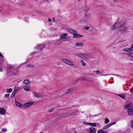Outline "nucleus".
I'll return each mask as SVG.
<instances>
[{"label":"nucleus","mask_w":133,"mask_h":133,"mask_svg":"<svg viewBox=\"0 0 133 133\" xmlns=\"http://www.w3.org/2000/svg\"><path fill=\"white\" fill-rule=\"evenodd\" d=\"M120 26V23L118 22L113 25L111 28V29L112 30H114L116 29Z\"/></svg>","instance_id":"nucleus-1"},{"label":"nucleus","mask_w":133,"mask_h":133,"mask_svg":"<svg viewBox=\"0 0 133 133\" xmlns=\"http://www.w3.org/2000/svg\"><path fill=\"white\" fill-rule=\"evenodd\" d=\"M0 56L2 58L0 57V71H2V64L3 63V55L1 54L0 52Z\"/></svg>","instance_id":"nucleus-2"},{"label":"nucleus","mask_w":133,"mask_h":133,"mask_svg":"<svg viewBox=\"0 0 133 133\" xmlns=\"http://www.w3.org/2000/svg\"><path fill=\"white\" fill-rule=\"evenodd\" d=\"M45 45L43 44H39L37 45L36 47L35 48L39 50L40 51L42 50V49L45 48Z\"/></svg>","instance_id":"nucleus-3"},{"label":"nucleus","mask_w":133,"mask_h":133,"mask_svg":"<svg viewBox=\"0 0 133 133\" xmlns=\"http://www.w3.org/2000/svg\"><path fill=\"white\" fill-rule=\"evenodd\" d=\"M83 124L90 125L92 127H96V126L97 123H92L90 122L87 123L85 122L84 121L83 122Z\"/></svg>","instance_id":"nucleus-4"},{"label":"nucleus","mask_w":133,"mask_h":133,"mask_svg":"<svg viewBox=\"0 0 133 133\" xmlns=\"http://www.w3.org/2000/svg\"><path fill=\"white\" fill-rule=\"evenodd\" d=\"M73 36L74 38H79L82 37L83 36L82 35L78 34L77 33L76 31V32H74L73 33Z\"/></svg>","instance_id":"nucleus-5"},{"label":"nucleus","mask_w":133,"mask_h":133,"mask_svg":"<svg viewBox=\"0 0 133 133\" xmlns=\"http://www.w3.org/2000/svg\"><path fill=\"white\" fill-rule=\"evenodd\" d=\"M68 35L67 34H63L60 36V39L63 41H64V39Z\"/></svg>","instance_id":"nucleus-6"},{"label":"nucleus","mask_w":133,"mask_h":133,"mask_svg":"<svg viewBox=\"0 0 133 133\" xmlns=\"http://www.w3.org/2000/svg\"><path fill=\"white\" fill-rule=\"evenodd\" d=\"M89 133H95L96 132V129L93 127H90L89 129Z\"/></svg>","instance_id":"nucleus-7"},{"label":"nucleus","mask_w":133,"mask_h":133,"mask_svg":"<svg viewBox=\"0 0 133 133\" xmlns=\"http://www.w3.org/2000/svg\"><path fill=\"white\" fill-rule=\"evenodd\" d=\"M127 112L128 114L131 116L133 115V110L132 108H128Z\"/></svg>","instance_id":"nucleus-8"},{"label":"nucleus","mask_w":133,"mask_h":133,"mask_svg":"<svg viewBox=\"0 0 133 133\" xmlns=\"http://www.w3.org/2000/svg\"><path fill=\"white\" fill-rule=\"evenodd\" d=\"M85 16L84 17V20H83L84 22L88 20L89 19L90 16V15L89 13L85 14Z\"/></svg>","instance_id":"nucleus-9"},{"label":"nucleus","mask_w":133,"mask_h":133,"mask_svg":"<svg viewBox=\"0 0 133 133\" xmlns=\"http://www.w3.org/2000/svg\"><path fill=\"white\" fill-rule=\"evenodd\" d=\"M116 123V122H112L111 123H110L109 124L105 126L103 128V129H105L108 128L109 127H110L111 126L115 124Z\"/></svg>","instance_id":"nucleus-10"},{"label":"nucleus","mask_w":133,"mask_h":133,"mask_svg":"<svg viewBox=\"0 0 133 133\" xmlns=\"http://www.w3.org/2000/svg\"><path fill=\"white\" fill-rule=\"evenodd\" d=\"M62 40L60 39L58 40H57L55 41V44L57 45L59 44L62 43Z\"/></svg>","instance_id":"nucleus-11"},{"label":"nucleus","mask_w":133,"mask_h":133,"mask_svg":"<svg viewBox=\"0 0 133 133\" xmlns=\"http://www.w3.org/2000/svg\"><path fill=\"white\" fill-rule=\"evenodd\" d=\"M34 95L37 98L41 97L42 96V95L39 93H37L35 92L34 93Z\"/></svg>","instance_id":"nucleus-12"},{"label":"nucleus","mask_w":133,"mask_h":133,"mask_svg":"<svg viewBox=\"0 0 133 133\" xmlns=\"http://www.w3.org/2000/svg\"><path fill=\"white\" fill-rule=\"evenodd\" d=\"M125 94H125V93H122L121 94H117V95L123 99H125Z\"/></svg>","instance_id":"nucleus-13"},{"label":"nucleus","mask_w":133,"mask_h":133,"mask_svg":"<svg viewBox=\"0 0 133 133\" xmlns=\"http://www.w3.org/2000/svg\"><path fill=\"white\" fill-rule=\"evenodd\" d=\"M5 113V110L3 108H0V114L4 115Z\"/></svg>","instance_id":"nucleus-14"},{"label":"nucleus","mask_w":133,"mask_h":133,"mask_svg":"<svg viewBox=\"0 0 133 133\" xmlns=\"http://www.w3.org/2000/svg\"><path fill=\"white\" fill-rule=\"evenodd\" d=\"M83 45V44L82 43H76L75 44V46H82Z\"/></svg>","instance_id":"nucleus-15"},{"label":"nucleus","mask_w":133,"mask_h":133,"mask_svg":"<svg viewBox=\"0 0 133 133\" xmlns=\"http://www.w3.org/2000/svg\"><path fill=\"white\" fill-rule=\"evenodd\" d=\"M128 29L127 27V26H124L122 29L121 31L122 32L124 33Z\"/></svg>","instance_id":"nucleus-16"},{"label":"nucleus","mask_w":133,"mask_h":133,"mask_svg":"<svg viewBox=\"0 0 133 133\" xmlns=\"http://www.w3.org/2000/svg\"><path fill=\"white\" fill-rule=\"evenodd\" d=\"M15 66L14 65L10 64L8 65V68L9 69H12L15 67Z\"/></svg>","instance_id":"nucleus-17"},{"label":"nucleus","mask_w":133,"mask_h":133,"mask_svg":"<svg viewBox=\"0 0 133 133\" xmlns=\"http://www.w3.org/2000/svg\"><path fill=\"white\" fill-rule=\"evenodd\" d=\"M15 104L16 105L19 107L21 108L22 107V105L21 104L17 102H15Z\"/></svg>","instance_id":"nucleus-18"},{"label":"nucleus","mask_w":133,"mask_h":133,"mask_svg":"<svg viewBox=\"0 0 133 133\" xmlns=\"http://www.w3.org/2000/svg\"><path fill=\"white\" fill-rule=\"evenodd\" d=\"M68 32H69L73 34L74 32H76V31H75L74 30L68 29Z\"/></svg>","instance_id":"nucleus-19"},{"label":"nucleus","mask_w":133,"mask_h":133,"mask_svg":"<svg viewBox=\"0 0 133 133\" xmlns=\"http://www.w3.org/2000/svg\"><path fill=\"white\" fill-rule=\"evenodd\" d=\"M66 64L70 65H74L72 62H71L70 61L68 60V61H67Z\"/></svg>","instance_id":"nucleus-20"},{"label":"nucleus","mask_w":133,"mask_h":133,"mask_svg":"<svg viewBox=\"0 0 133 133\" xmlns=\"http://www.w3.org/2000/svg\"><path fill=\"white\" fill-rule=\"evenodd\" d=\"M73 90V89L72 88H70L67 91L66 93V94H68L69 93H70Z\"/></svg>","instance_id":"nucleus-21"},{"label":"nucleus","mask_w":133,"mask_h":133,"mask_svg":"<svg viewBox=\"0 0 133 133\" xmlns=\"http://www.w3.org/2000/svg\"><path fill=\"white\" fill-rule=\"evenodd\" d=\"M78 111L77 110L73 112L70 113V114L72 116H74L75 114Z\"/></svg>","instance_id":"nucleus-22"},{"label":"nucleus","mask_w":133,"mask_h":133,"mask_svg":"<svg viewBox=\"0 0 133 133\" xmlns=\"http://www.w3.org/2000/svg\"><path fill=\"white\" fill-rule=\"evenodd\" d=\"M29 82V81L27 79H25L23 83L25 84H28Z\"/></svg>","instance_id":"nucleus-23"},{"label":"nucleus","mask_w":133,"mask_h":133,"mask_svg":"<svg viewBox=\"0 0 133 133\" xmlns=\"http://www.w3.org/2000/svg\"><path fill=\"white\" fill-rule=\"evenodd\" d=\"M98 133H105V132L102 130V129H99L97 131Z\"/></svg>","instance_id":"nucleus-24"},{"label":"nucleus","mask_w":133,"mask_h":133,"mask_svg":"<svg viewBox=\"0 0 133 133\" xmlns=\"http://www.w3.org/2000/svg\"><path fill=\"white\" fill-rule=\"evenodd\" d=\"M24 89L26 91H30L29 89L28 88V87H27V86H24Z\"/></svg>","instance_id":"nucleus-25"},{"label":"nucleus","mask_w":133,"mask_h":133,"mask_svg":"<svg viewBox=\"0 0 133 133\" xmlns=\"http://www.w3.org/2000/svg\"><path fill=\"white\" fill-rule=\"evenodd\" d=\"M109 122V120L107 118H106L105 119V123L106 124L108 123Z\"/></svg>","instance_id":"nucleus-26"},{"label":"nucleus","mask_w":133,"mask_h":133,"mask_svg":"<svg viewBox=\"0 0 133 133\" xmlns=\"http://www.w3.org/2000/svg\"><path fill=\"white\" fill-rule=\"evenodd\" d=\"M77 56L79 57H83V54H80V53H78L76 54Z\"/></svg>","instance_id":"nucleus-27"},{"label":"nucleus","mask_w":133,"mask_h":133,"mask_svg":"<svg viewBox=\"0 0 133 133\" xmlns=\"http://www.w3.org/2000/svg\"><path fill=\"white\" fill-rule=\"evenodd\" d=\"M128 105H129V108H132V103L130 102H129L128 103Z\"/></svg>","instance_id":"nucleus-28"},{"label":"nucleus","mask_w":133,"mask_h":133,"mask_svg":"<svg viewBox=\"0 0 133 133\" xmlns=\"http://www.w3.org/2000/svg\"><path fill=\"white\" fill-rule=\"evenodd\" d=\"M83 57L86 58H88V55L85 54H83Z\"/></svg>","instance_id":"nucleus-29"},{"label":"nucleus","mask_w":133,"mask_h":133,"mask_svg":"<svg viewBox=\"0 0 133 133\" xmlns=\"http://www.w3.org/2000/svg\"><path fill=\"white\" fill-rule=\"evenodd\" d=\"M17 90V89L16 90H14L13 91V92L12 93V94L11 96H12V95H13V97H14L15 96L16 91V90Z\"/></svg>","instance_id":"nucleus-30"},{"label":"nucleus","mask_w":133,"mask_h":133,"mask_svg":"<svg viewBox=\"0 0 133 133\" xmlns=\"http://www.w3.org/2000/svg\"><path fill=\"white\" fill-rule=\"evenodd\" d=\"M26 66L27 67H30L31 68H33L34 67V66L32 65H26Z\"/></svg>","instance_id":"nucleus-31"},{"label":"nucleus","mask_w":133,"mask_h":133,"mask_svg":"<svg viewBox=\"0 0 133 133\" xmlns=\"http://www.w3.org/2000/svg\"><path fill=\"white\" fill-rule=\"evenodd\" d=\"M62 60L63 62L65 63H66L67 61H68V60L64 58L62 59Z\"/></svg>","instance_id":"nucleus-32"},{"label":"nucleus","mask_w":133,"mask_h":133,"mask_svg":"<svg viewBox=\"0 0 133 133\" xmlns=\"http://www.w3.org/2000/svg\"><path fill=\"white\" fill-rule=\"evenodd\" d=\"M12 91V89L11 88H10L7 90V92L8 93H10Z\"/></svg>","instance_id":"nucleus-33"},{"label":"nucleus","mask_w":133,"mask_h":133,"mask_svg":"<svg viewBox=\"0 0 133 133\" xmlns=\"http://www.w3.org/2000/svg\"><path fill=\"white\" fill-rule=\"evenodd\" d=\"M34 103V102H31L28 103V105L29 106H31Z\"/></svg>","instance_id":"nucleus-34"},{"label":"nucleus","mask_w":133,"mask_h":133,"mask_svg":"<svg viewBox=\"0 0 133 133\" xmlns=\"http://www.w3.org/2000/svg\"><path fill=\"white\" fill-rule=\"evenodd\" d=\"M70 37L69 36H66V37L64 39L65 41H68L69 39L70 38Z\"/></svg>","instance_id":"nucleus-35"},{"label":"nucleus","mask_w":133,"mask_h":133,"mask_svg":"<svg viewBox=\"0 0 133 133\" xmlns=\"http://www.w3.org/2000/svg\"><path fill=\"white\" fill-rule=\"evenodd\" d=\"M78 80H79L81 81H84L85 80V79L83 77H81L79 78L78 79Z\"/></svg>","instance_id":"nucleus-36"},{"label":"nucleus","mask_w":133,"mask_h":133,"mask_svg":"<svg viewBox=\"0 0 133 133\" xmlns=\"http://www.w3.org/2000/svg\"><path fill=\"white\" fill-rule=\"evenodd\" d=\"M10 95V94H5V95L4 96L5 98H8Z\"/></svg>","instance_id":"nucleus-37"},{"label":"nucleus","mask_w":133,"mask_h":133,"mask_svg":"<svg viewBox=\"0 0 133 133\" xmlns=\"http://www.w3.org/2000/svg\"><path fill=\"white\" fill-rule=\"evenodd\" d=\"M81 63L83 66H85V63L83 61H81Z\"/></svg>","instance_id":"nucleus-38"},{"label":"nucleus","mask_w":133,"mask_h":133,"mask_svg":"<svg viewBox=\"0 0 133 133\" xmlns=\"http://www.w3.org/2000/svg\"><path fill=\"white\" fill-rule=\"evenodd\" d=\"M2 131L3 132H4L7 131V130L6 128H3L2 129Z\"/></svg>","instance_id":"nucleus-39"},{"label":"nucleus","mask_w":133,"mask_h":133,"mask_svg":"<svg viewBox=\"0 0 133 133\" xmlns=\"http://www.w3.org/2000/svg\"><path fill=\"white\" fill-rule=\"evenodd\" d=\"M129 49L128 48H126L123 49V50L125 52H129V51L128 50Z\"/></svg>","instance_id":"nucleus-40"},{"label":"nucleus","mask_w":133,"mask_h":133,"mask_svg":"<svg viewBox=\"0 0 133 133\" xmlns=\"http://www.w3.org/2000/svg\"><path fill=\"white\" fill-rule=\"evenodd\" d=\"M23 106L25 107H29L27 103H26L23 104Z\"/></svg>","instance_id":"nucleus-41"},{"label":"nucleus","mask_w":133,"mask_h":133,"mask_svg":"<svg viewBox=\"0 0 133 133\" xmlns=\"http://www.w3.org/2000/svg\"><path fill=\"white\" fill-rule=\"evenodd\" d=\"M55 109L53 108H52L51 109V110H49L48 112H52V111L54 110Z\"/></svg>","instance_id":"nucleus-42"},{"label":"nucleus","mask_w":133,"mask_h":133,"mask_svg":"<svg viewBox=\"0 0 133 133\" xmlns=\"http://www.w3.org/2000/svg\"><path fill=\"white\" fill-rule=\"evenodd\" d=\"M129 105H128V104L127 105H125V108H129Z\"/></svg>","instance_id":"nucleus-43"},{"label":"nucleus","mask_w":133,"mask_h":133,"mask_svg":"<svg viewBox=\"0 0 133 133\" xmlns=\"http://www.w3.org/2000/svg\"><path fill=\"white\" fill-rule=\"evenodd\" d=\"M125 94H126L125 95V96H131L132 95H133V94H130L128 93H125Z\"/></svg>","instance_id":"nucleus-44"},{"label":"nucleus","mask_w":133,"mask_h":133,"mask_svg":"<svg viewBox=\"0 0 133 133\" xmlns=\"http://www.w3.org/2000/svg\"><path fill=\"white\" fill-rule=\"evenodd\" d=\"M89 26H87L84 28V29L86 30H88L89 29Z\"/></svg>","instance_id":"nucleus-45"},{"label":"nucleus","mask_w":133,"mask_h":133,"mask_svg":"<svg viewBox=\"0 0 133 133\" xmlns=\"http://www.w3.org/2000/svg\"><path fill=\"white\" fill-rule=\"evenodd\" d=\"M100 124L99 123H97L96 126H97L98 127H100Z\"/></svg>","instance_id":"nucleus-46"},{"label":"nucleus","mask_w":133,"mask_h":133,"mask_svg":"<svg viewBox=\"0 0 133 133\" xmlns=\"http://www.w3.org/2000/svg\"><path fill=\"white\" fill-rule=\"evenodd\" d=\"M111 75H116L117 76H119V77H121V75H118V74L115 75V74H112Z\"/></svg>","instance_id":"nucleus-47"},{"label":"nucleus","mask_w":133,"mask_h":133,"mask_svg":"<svg viewBox=\"0 0 133 133\" xmlns=\"http://www.w3.org/2000/svg\"><path fill=\"white\" fill-rule=\"evenodd\" d=\"M130 48L131 49V51H133V44L131 45V46Z\"/></svg>","instance_id":"nucleus-48"},{"label":"nucleus","mask_w":133,"mask_h":133,"mask_svg":"<svg viewBox=\"0 0 133 133\" xmlns=\"http://www.w3.org/2000/svg\"><path fill=\"white\" fill-rule=\"evenodd\" d=\"M96 73L97 74H99L100 73V71L99 70H97L96 71Z\"/></svg>","instance_id":"nucleus-49"},{"label":"nucleus","mask_w":133,"mask_h":133,"mask_svg":"<svg viewBox=\"0 0 133 133\" xmlns=\"http://www.w3.org/2000/svg\"><path fill=\"white\" fill-rule=\"evenodd\" d=\"M17 74V73L15 72H14L12 73V75H13V76H15Z\"/></svg>","instance_id":"nucleus-50"},{"label":"nucleus","mask_w":133,"mask_h":133,"mask_svg":"<svg viewBox=\"0 0 133 133\" xmlns=\"http://www.w3.org/2000/svg\"><path fill=\"white\" fill-rule=\"evenodd\" d=\"M88 9H87V8L85 10V14H86V13H87V12H88Z\"/></svg>","instance_id":"nucleus-51"},{"label":"nucleus","mask_w":133,"mask_h":133,"mask_svg":"<svg viewBox=\"0 0 133 133\" xmlns=\"http://www.w3.org/2000/svg\"><path fill=\"white\" fill-rule=\"evenodd\" d=\"M36 53H37L36 52H32L31 53V55H32L33 54H36Z\"/></svg>","instance_id":"nucleus-52"},{"label":"nucleus","mask_w":133,"mask_h":133,"mask_svg":"<svg viewBox=\"0 0 133 133\" xmlns=\"http://www.w3.org/2000/svg\"><path fill=\"white\" fill-rule=\"evenodd\" d=\"M70 114V113H67L66 114V115H69V116H71V115Z\"/></svg>","instance_id":"nucleus-53"},{"label":"nucleus","mask_w":133,"mask_h":133,"mask_svg":"<svg viewBox=\"0 0 133 133\" xmlns=\"http://www.w3.org/2000/svg\"><path fill=\"white\" fill-rule=\"evenodd\" d=\"M129 49L128 50L129 51H131V48H128Z\"/></svg>","instance_id":"nucleus-54"},{"label":"nucleus","mask_w":133,"mask_h":133,"mask_svg":"<svg viewBox=\"0 0 133 133\" xmlns=\"http://www.w3.org/2000/svg\"><path fill=\"white\" fill-rule=\"evenodd\" d=\"M131 53H129V54H128V55L130 56H131Z\"/></svg>","instance_id":"nucleus-55"},{"label":"nucleus","mask_w":133,"mask_h":133,"mask_svg":"<svg viewBox=\"0 0 133 133\" xmlns=\"http://www.w3.org/2000/svg\"><path fill=\"white\" fill-rule=\"evenodd\" d=\"M48 21L50 22L51 21V19L50 18H48Z\"/></svg>","instance_id":"nucleus-56"},{"label":"nucleus","mask_w":133,"mask_h":133,"mask_svg":"<svg viewBox=\"0 0 133 133\" xmlns=\"http://www.w3.org/2000/svg\"><path fill=\"white\" fill-rule=\"evenodd\" d=\"M131 57H133V52H131Z\"/></svg>","instance_id":"nucleus-57"},{"label":"nucleus","mask_w":133,"mask_h":133,"mask_svg":"<svg viewBox=\"0 0 133 133\" xmlns=\"http://www.w3.org/2000/svg\"><path fill=\"white\" fill-rule=\"evenodd\" d=\"M131 124H133V121H131Z\"/></svg>","instance_id":"nucleus-58"},{"label":"nucleus","mask_w":133,"mask_h":133,"mask_svg":"<svg viewBox=\"0 0 133 133\" xmlns=\"http://www.w3.org/2000/svg\"><path fill=\"white\" fill-rule=\"evenodd\" d=\"M16 71H17V72H19V71H18V70L17 69H16Z\"/></svg>","instance_id":"nucleus-59"},{"label":"nucleus","mask_w":133,"mask_h":133,"mask_svg":"<svg viewBox=\"0 0 133 133\" xmlns=\"http://www.w3.org/2000/svg\"><path fill=\"white\" fill-rule=\"evenodd\" d=\"M55 19V18H53V22H54V19Z\"/></svg>","instance_id":"nucleus-60"},{"label":"nucleus","mask_w":133,"mask_h":133,"mask_svg":"<svg viewBox=\"0 0 133 133\" xmlns=\"http://www.w3.org/2000/svg\"><path fill=\"white\" fill-rule=\"evenodd\" d=\"M23 65V64H21L19 66H21Z\"/></svg>","instance_id":"nucleus-61"},{"label":"nucleus","mask_w":133,"mask_h":133,"mask_svg":"<svg viewBox=\"0 0 133 133\" xmlns=\"http://www.w3.org/2000/svg\"><path fill=\"white\" fill-rule=\"evenodd\" d=\"M59 0V2H60V3H61V2L62 1V0Z\"/></svg>","instance_id":"nucleus-62"},{"label":"nucleus","mask_w":133,"mask_h":133,"mask_svg":"<svg viewBox=\"0 0 133 133\" xmlns=\"http://www.w3.org/2000/svg\"><path fill=\"white\" fill-rule=\"evenodd\" d=\"M74 133H77V132L76 131H74Z\"/></svg>","instance_id":"nucleus-63"},{"label":"nucleus","mask_w":133,"mask_h":133,"mask_svg":"<svg viewBox=\"0 0 133 133\" xmlns=\"http://www.w3.org/2000/svg\"><path fill=\"white\" fill-rule=\"evenodd\" d=\"M132 128H133V124L132 125Z\"/></svg>","instance_id":"nucleus-64"}]
</instances>
